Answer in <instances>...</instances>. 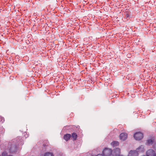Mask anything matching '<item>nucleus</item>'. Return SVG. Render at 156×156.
<instances>
[{
	"mask_svg": "<svg viewBox=\"0 0 156 156\" xmlns=\"http://www.w3.org/2000/svg\"><path fill=\"white\" fill-rule=\"evenodd\" d=\"M112 153V151L110 149L105 148L103 151L102 155L104 156H109Z\"/></svg>",
	"mask_w": 156,
	"mask_h": 156,
	"instance_id": "f257e3e1",
	"label": "nucleus"
},
{
	"mask_svg": "<svg viewBox=\"0 0 156 156\" xmlns=\"http://www.w3.org/2000/svg\"><path fill=\"white\" fill-rule=\"evenodd\" d=\"M134 137L136 140H139L143 138V134L141 132L136 133L134 134Z\"/></svg>",
	"mask_w": 156,
	"mask_h": 156,
	"instance_id": "f03ea898",
	"label": "nucleus"
},
{
	"mask_svg": "<svg viewBox=\"0 0 156 156\" xmlns=\"http://www.w3.org/2000/svg\"><path fill=\"white\" fill-rule=\"evenodd\" d=\"M146 156H156V152L153 149H149L146 152Z\"/></svg>",
	"mask_w": 156,
	"mask_h": 156,
	"instance_id": "7ed1b4c3",
	"label": "nucleus"
},
{
	"mask_svg": "<svg viewBox=\"0 0 156 156\" xmlns=\"http://www.w3.org/2000/svg\"><path fill=\"white\" fill-rule=\"evenodd\" d=\"M120 149L118 148H116L114 150L113 154V156H120Z\"/></svg>",
	"mask_w": 156,
	"mask_h": 156,
	"instance_id": "20e7f679",
	"label": "nucleus"
},
{
	"mask_svg": "<svg viewBox=\"0 0 156 156\" xmlns=\"http://www.w3.org/2000/svg\"><path fill=\"white\" fill-rule=\"evenodd\" d=\"M119 137L120 140H125L127 137V134L126 133H122L120 134Z\"/></svg>",
	"mask_w": 156,
	"mask_h": 156,
	"instance_id": "39448f33",
	"label": "nucleus"
},
{
	"mask_svg": "<svg viewBox=\"0 0 156 156\" xmlns=\"http://www.w3.org/2000/svg\"><path fill=\"white\" fill-rule=\"evenodd\" d=\"M128 156H138V154L136 151H130L129 152Z\"/></svg>",
	"mask_w": 156,
	"mask_h": 156,
	"instance_id": "423d86ee",
	"label": "nucleus"
},
{
	"mask_svg": "<svg viewBox=\"0 0 156 156\" xmlns=\"http://www.w3.org/2000/svg\"><path fill=\"white\" fill-rule=\"evenodd\" d=\"M136 151L137 152H143L144 151V146L143 145H140L136 149Z\"/></svg>",
	"mask_w": 156,
	"mask_h": 156,
	"instance_id": "0eeeda50",
	"label": "nucleus"
},
{
	"mask_svg": "<svg viewBox=\"0 0 156 156\" xmlns=\"http://www.w3.org/2000/svg\"><path fill=\"white\" fill-rule=\"evenodd\" d=\"M71 136V134H65L64 135L63 138L64 139H65L66 141L68 140L70 138Z\"/></svg>",
	"mask_w": 156,
	"mask_h": 156,
	"instance_id": "6e6552de",
	"label": "nucleus"
},
{
	"mask_svg": "<svg viewBox=\"0 0 156 156\" xmlns=\"http://www.w3.org/2000/svg\"><path fill=\"white\" fill-rule=\"evenodd\" d=\"M119 144V142L117 141H113L111 143V145L114 147L118 146Z\"/></svg>",
	"mask_w": 156,
	"mask_h": 156,
	"instance_id": "1a4fd4ad",
	"label": "nucleus"
},
{
	"mask_svg": "<svg viewBox=\"0 0 156 156\" xmlns=\"http://www.w3.org/2000/svg\"><path fill=\"white\" fill-rule=\"evenodd\" d=\"M72 137L73 138V140H75L77 137V136L76 133H73L72 134Z\"/></svg>",
	"mask_w": 156,
	"mask_h": 156,
	"instance_id": "9d476101",
	"label": "nucleus"
},
{
	"mask_svg": "<svg viewBox=\"0 0 156 156\" xmlns=\"http://www.w3.org/2000/svg\"><path fill=\"white\" fill-rule=\"evenodd\" d=\"M44 156H53V155L51 153L47 152L45 154Z\"/></svg>",
	"mask_w": 156,
	"mask_h": 156,
	"instance_id": "9b49d317",
	"label": "nucleus"
},
{
	"mask_svg": "<svg viewBox=\"0 0 156 156\" xmlns=\"http://www.w3.org/2000/svg\"><path fill=\"white\" fill-rule=\"evenodd\" d=\"M153 140L152 139L148 140L147 141L148 144L149 145L152 144H153Z\"/></svg>",
	"mask_w": 156,
	"mask_h": 156,
	"instance_id": "f8f14e48",
	"label": "nucleus"
},
{
	"mask_svg": "<svg viewBox=\"0 0 156 156\" xmlns=\"http://www.w3.org/2000/svg\"><path fill=\"white\" fill-rule=\"evenodd\" d=\"M4 121V119L3 117L0 116V122H3Z\"/></svg>",
	"mask_w": 156,
	"mask_h": 156,
	"instance_id": "ddd939ff",
	"label": "nucleus"
},
{
	"mask_svg": "<svg viewBox=\"0 0 156 156\" xmlns=\"http://www.w3.org/2000/svg\"><path fill=\"white\" fill-rule=\"evenodd\" d=\"M2 156H8L7 153L6 152H4L2 154Z\"/></svg>",
	"mask_w": 156,
	"mask_h": 156,
	"instance_id": "4468645a",
	"label": "nucleus"
},
{
	"mask_svg": "<svg viewBox=\"0 0 156 156\" xmlns=\"http://www.w3.org/2000/svg\"><path fill=\"white\" fill-rule=\"evenodd\" d=\"M11 147L10 148V149H10V151H12V148L13 147Z\"/></svg>",
	"mask_w": 156,
	"mask_h": 156,
	"instance_id": "2eb2a0df",
	"label": "nucleus"
},
{
	"mask_svg": "<svg viewBox=\"0 0 156 156\" xmlns=\"http://www.w3.org/2000/svg\"><path fill=\"white\" fill-rule=\"evenodd\" d=\"M129 16V15H128V14H127V15H126V17H127H127H128Z\"/></svg>",
	"mask_w": 156,
	"mask_h": 156,
	"instance_id": "dca6fc26",
	"label": "nucleus"
}]
</instances>
